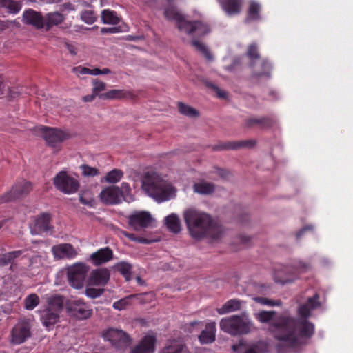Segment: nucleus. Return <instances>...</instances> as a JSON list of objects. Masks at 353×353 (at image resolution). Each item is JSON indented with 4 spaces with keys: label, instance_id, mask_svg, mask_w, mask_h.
Segmentation results:
<instances>
[{
    "label": "nucleus",
    "instance_id": "obj_1",
    "mask_svg": "<svg viewBox=\"0 0 353 353\" xmlns=\"http://www.w3.org/2000/svg\"><path fill=\"white\" fill-rule=\"evenodd\" d=\"M319 295L308 297L306 302L300 303L295 320L288 315L276 316L274 311H261L254 314L255 318L263 323H269V330L273 336L285 345L295 347L304 343V338H310L314 332V326L307 320L311 311L320 306Z\"/></svg>",
    "mask_w": 353,
    "mask_h": 353
},
{
    "label": "nucleus",
    "instance_id": "obj_2",
    "mask_svg": "<svg viewBox=\"0 0 353 353\" xmlns=\"http://www.w3.org/2000/svg\"><path fill=\"white\" fill-rule=\"evenodd\" d=\"M183 216L190 236L194 239L209 236L212 239L219 241L225 234L224 228L214 223L208 214L195 208L185 209Z\"/></svg>",
    "mask_w": 353,
    "mask_h": 353
},
{
    "label": "nucleus",
    "instance_id": "obj_3",
    "mask_svg": "<svg viewBox=\"0 0 353 353\" xmlns=\"http://www.w3.org/2000/svg\"><path fill=\"white\" fill-rule=\"evenodd\" d=\"M141 188L157 203L170 201L176 196V188L166 179V176L154 170L144 173Z\"/></svg>",
    "mask_w": 353,
    "mask_h": 353
},
{
    "label": "nucleus",
    "instance_id": "obj_4",
    "mask_svg": "<svg viewBox=\"0 0 353 353\" xmlns=\"http://www.w3.org/2000/svg\"><path fill=\"white\" fill-rule=\"evenodd\" d=\"M164 15L169 20L174 21L179 30L188 35H194L202 37L210 32L209 26L201 21L191 22L178 12L174 8H168L165 9Z\"/></svg>",
    "mask_w": 353,
    "mask_h": 353
},
{
    "label": "nucleus",
    "instance_id": "obj_5",
    "mask_svg": "<svg viewBox=\"0 0 353 353\" xmlns=\"http://www.w3.org/2000/svg\"><path fill=\"white\" fill-rule=\"evenodd\" d=\"M220 330L231 336L246 334L251 332L253 323L245 314L222 318L219 322Z\"/></svg>",
    "mask_w": 353,
    "mask_h": 353
},
{
    "label": "nucleus",
    "instance_id": "obj_6",
    "mask_svg": "<svg viewBox=\"0 0 353 353\" xmlns=\"http://www.w3.org/2000/svg\"><path fill=\"white\" fill-rule=\"evenodd\" d=\"M48 307L41 311V321L47 330L53 329L59 321V315L63 306V299L60 295H52L47 298Z\"/></svg>",
    "mask_w": 353,
    "mask_h": 353
},
{
    "label": "nucleus",
    "instance_id": "obj_7",
    "mask_svg": "<svg viewBox=\"0 0 353 353\" xmlns=\"http://www.w3.org/2000/svg\"><path fill=\"white\" fill-rule=\"evenodd\" d=\"M65 270L70 285L75 289H81L89 267L84 263L78 262L69 265Z\"/></svg>",
    "mask_w": 353,
    "mask_h": 353
},
{
    "label": "nucleus",
    "instance_id": "obj_8",
    "mask_svg": "<svg viewBox=\"0 0 353 353\" xmlns=\"http://www.w3.org/2000/svg\"><path fill=\"white\" fill-rule=\"evenodd\" d=\"M307 268V266L301 262L296 265L282 267L275 270L273 275L274 281L282 285L290 283L296 279L297 274L305 271Z\"/></svg>",
    "mask_w": 353,
    "mask_h": 353
},
{
    "label": "nucleus",
    "instance_id": "obj_9",
    "mask_svg": "<svg viewBox=\"0 0 353 353\" xmlns=\"http://www.w3.org/2000/svg\"><path fill=\"white\" fill-rule=\"evenodd\" d=\"M53 183L58 190L66 194H74L79 188L78 180L65 171L57 173L53 179Z\"/></svg>",
    "mask_w": 353,
    "mask_h": 353
},
{
    "label": "nucleus",
    "instance_id": "obj_10",
    "mask_svg": "<svg viewBox=\"0 0 353 353\" xmlns=\"http://www.w3.org/2000/svg\"><path fill=\"white\" fill-rule=\"evenodd\" d=\"M31 336V325L26 319H21L10 331V342L14 345L24 343Z\"/></svg>",
    "mask_w": 353,
    "mask_h": 353
},
{
    "label": "nucleus",
    "instance_id": "obj_11",
    "mask_svg": "<svg viewBox=\"0 0 353 353\" xmlns=\"http://www.w3.org/2000/svg\"><path fill=\"white\" fill-rule=\"evenodd\" d=\"M66 310L71 316L79 320L88 319L92 314L90 306L80 299L68 301Z\"/></svg>",
    "mask_w": 353,
    "mask_h": 353
},
{
    "label": "nucleus",
    "instance_id": "obj_12",
    "mask_svg": "<svg viewBox=\"0 0 353 353\" xmlns=\"http://www.w3.org/2000/svg\"><path fill=\"white\" fill-rule=\"evenodd\" d=\"M152 221L150 213L145 211H135L128 216V224L135 231L148 228Z\"/></svg>",
    "mask_w": 353,
    "mask_h": 353
},
{
    "label": "nucleus",
    "instance_id": "obj_13",
    "mask_svg": "<svg viewBox=\"0 0 353 353\" xmlns=\"http://www.w3.org/2000/svg\"><path fill=\"white\" fill-rule=\"evenodd\" d=\"M41 130L46 143L51 147H55L70 137L68 132L55 128L42 126Z\"/></svg>",
    "mask_w": 353,
    "mask_h": 353
},
{
    "label": "nucleus",
    "instance_id": "obj_14",
    "mask_svg": "<svg viewBox=\"0 0 353 353\" xmlns=\"http://www.w3.org/2000/svg\"><path fill=\"white\" fill-rule=\"evenodd\" d=\"M103 337L117 347L127 346L130 341L129 336L125 332L114 328L108 329L104 333Z\"/></svg>",
    "mask_w": 353,
    "mask_h": 353
},
{
    "label": "nucleus",
    "instance_id": "obj_15",
    "mask_svg": "<svg viewBox=\"0 0 353 353\" xmlns=\"http://www.w3.org/2000/svg\"><path fill=\"white\" fill-rule=\"evenodd\" d=\"M52 252L56 259H73L79 254V250L70 243H60L52 248Z\"/></svg>",
    "mask_w": 353,
    "mask_h": 353
},
{
    "label": "nucleus",
    "instance_id": "obj_16",
    "mask_svg": "<svg viewBox=\"0 0 353 353\" xmlns=\"http://www.w3.org/2000/svg\"><path fill=\"white\" fill-rule=\"evenodd\" d=\"M120 188L118 186H109L102 190L99 194L101 201L107 204L121 203Z\"/></svg>",
    "mask_w": 353,
    "mask_h": 353
},
{
    "label": "nucleus",
    "instance_id": "obj_17",
    "mask_svg": "<svg viewBox=\"0 0 353 353\" xmlns=\"http://www.w3.org/2000/svg\"><path fill=\"white\" fill-rule=\"evenodd\" d=\"M156 336L152 333L147 334L130 353H153L155 350Z\"/></svg>",
    "mask_w": 353,
    "mask_h": 353
},
{
    "label": "nucleus",
    "instance_id": "obj_18",
    "mask_svg": "<svg viewBox=\"0 0 353 353\" xmlns=\"http://www.w3.org/2000/svg\"><path fill=\"white\" fill-rule=\"evenodd\" d=\"M110 279V272L105 268L97 269L92 272L89 279V285L103 286Z\"/></svg>",
    "mask_w": 353,
    "mask_h": 353
},
{
    "label": "nucleus",
    "instance_id": "obj_19",
    "mask_svg": "<svg viewBox=\"0 0 353 353\" xmlns=\"http://www.w3.org/2000/svg\"><path fill=\"white\" fill-rule=\"evenodd\" d=\"M101 97L103 100H121L134 99L135 94L132 90L113 89L104 92Z\"/></svg>",
    "mask_w": 353,
    "mask_h": 353
},
{
    "label": "nucleus",
    "instance_id": "obj_20",
    "mask_svg": "<svg viewBox=\"0 0 353 353\" xmlns=\"http://www.w3.org/2000/svg\"><path fill=\"white\" fill-rule=\"evenodd\" d=\"M22 21L24 23L32 25L37 28H43L44 26L42 16L32 9H28L23 12Z\"/></svg>",
    "mask_w": 353,
    "mask_h": 353
},
{
    "label": "nucleus",
    "instance_id": "obj_21",
    "mask_svg": "<svg viewBox=\"0 0 353 353\" xmlns=\"http://www.w3.org/2000/svg\"><path fill=\"white\" fill-rule=\"evenodd\" d=\"M112 256V251L108 248H105L92 253L90 258L94 265H99L110 261Z\"/></svg>",
    "mask_w": 353,
    "mask_h": 353
},
{
    "label": "nucleus",
    "instance_id": "obj_22",
    "mask_svg": "<svg viewBox=\"0 0 353 353\" xmlns=\"http://www.w3.org/2000/svg\"><path fill=\"white\" fill-rule=\"evenodd\" d=\"M222 9L229 15L239 14L241 10L242 0H218Z\"/></svg>",
    "mask_w": 353,
    "mask_h": 353
},
{
    "label": "nucleus",
    "instance_id": "obj_23",
    "mask_svg": "<svg viewBox=\"0 0 353 353\" xmlns=\"http://www.w3.org/2000/svg\"><path fill=\"white\" fill-rule=\"evenodd\" d=\"M216 323L210 321L205 325V330H203L199 336V341L201 343H210L214 341L216 337Z\"/></svg>",
    "mask_w": 353,
    "mask_h": 353
},
{
    "label": "nucleus",
    "instance_id": "obj_24",
    "mask_svg": "<svg viewBox=\"0 0 353 353\" xmlns=\"http://www.w3.org/2000/svg\"><path fill=\"white\" fill-rule=\"evenodd\" d=\"M161 353H189V352L181 340L174 339L168 341Z\"/></svg>",
    "mask_w": 353,
    "mask_h": 353
},
{
    "label": "nucleus",
    "instance_id": "obj_25",
    "mask_svg": "<svg viewBox=\"0 0 353 353\" xmlns=\"http://www.w3.org/2000/svg\"><path fill=\"white\" fill-rule=\"evenodd\" d=\"M51 216L49 213H43L38 216L34 221V228L37 230L36 233L48 232L51 229L50 222Z\"/></svg>",
    "mask_w": 353,
    "mask_h": 353
},
{
    "label": "nucleus",
    "instance_id": "obj_26",
    "mask_svg": "<svg viewBox=\"0 0 353 353\" xmlns=\"http://www.w3.org/2000/svg\"><path fill=\"white\" fill-rule=\"evenodd\" d=\"M242 301L238 299H230L225 302L221 307L216 309V312L220 315H224L234 312H236L241 308Z\"/></svg>",
    "mask_w": 353,
    "mask_h": 353
},
{
    "label": "nucleus",
    "instance_id": "obj_27",
    "mask_svg": "<svg viewBox=\"0 0 353 353\" xmlns=\"http://www.w3.org/2000/svg\"><path fill=\"white\" fill-rule=\"evenodd\" d=\"M164 224L173 233H179L181 230V220L177 214L172 213L164 219Z\"/></svg>",
    "mask_w": 353,
    "mask_h": 353
},
{
    "label": "nucleus",
    "instance_id": "obj_28",
    "mask_svg": "<svg viewBox=\"0 0 353 353\" xmlns=\"http://www.w3.org/2000/svg\"><path fill=\"white\" fill-rule=\"evenodd\" d=\"M148 294H134L130 295L123 299H121L113 303V307L117 310H123L127 309L129 306H130L132 303L133 300H141L143 296H147Z\"/></svg>",
    "mask_w": 353,
    "mask_h": 353
},
{
    "label": "nucleus",
    "instance_id": "obj_29",
    "mask_svg": "<svg viewBox=\"0 0 353 353\" xmlns=\"http://www.w3.org/2000/svg\"><path fill=\"white\" fill-rule=\"evenodd\" d=\"M193 190L197 194L208 195L214 192L215 187L212 183L201 181L194 185Z\"/></svg>",
    "mask_w": 353,
    "mask_h": 353
},
{
    "label": "nucleus",
    "instance_id": "obj_30",
    "mask_svg": "<svg viewBox=\"0 0 353 353\" xmlns=\"http://www.w3.org/2000/svg\"><path fill=\"white\" fill-rule=\"evenodd\" d=\"M271 69L270 64L268 62H260L254 65L253 75L259 79L261 77H269Z\"/></svg>",
    "mask_w": 353,
    "mask_h": 353
},
{
    "label": "nucleus",
    "instance_id": "obj_31",
    "mask_svg": "<svg viewBox=\"0 0 353 353\" xmlns=\"http://www.w3.org/2000/svg\"><path fill=\"white\" fill-rule=\"evenodd\" d=\"M31 189L32 186L30 183L26 181H20L12 187V191L14 192L17 198L28 194Z\"/></svg>",
    "mask_w": 353,
    "mask_h": 353
},
{
    "label": "nucleus",
    "instance_id": "obj_32",
    "mask_svg": "<svg viewBox=\"0 0 353 353\" xmlns=\"http://www.w3.org/2000/svg\"><path fill=\"white\" fill-rule=\"evenodd\" d=\"M123 174L124 173L121 170L113 169L105 174L104 181L108 183H117L122 179Z\"/></svg>",
    "mask_w": 353,
    "mask_h": 353
},
{
    "label": "nucleus",
    "instance_id": "obj_33",
    "mask_svg": "<svg viewBox=\"0 0 353 353\" xmlns=\"http://www.w3.org/2000/svg\"><path fill=\"white\" fill-rule=\"evenodd\" d=\"M101 21L105 24L116 25L120 19L114 11L104 10L101 12Z\"/></svg>",
    "mask_w": 353,
    "mask_h": 353
},
{
    "label": "nucleus",
    "instance_id": "obj_34",
    "mask_svg": "<svg viewBox=\"0 0 353 353\" xmlns=\"http://www.w3.org/2000/svg\"><path fill=\"white\" fill-rule=\"evenodd\" d=\"M261 10V5L255 1H250L248 10V20H258L260 19L259 12Z\"/></svg>",
    "mask_w": 353,
    "mask_h": 353
},
{
    "label": "nucleus",
    "instance_id": "obj_35",
    "mask_svg": "<svg viewBox=\"0 0 353 353\" xmlns=\"http://www.w3.org/2000/svg\"><path fill=\"white\" fill-rule=\"evenodd\" d=\"M120 188L121 202L124 200L126 202L130 203L134 200V197L132 194V190L128 183H122Z\"/></svg>",
    "mask_w": 353,
    "mask_h": 353
},
{
    "label": "nucleus",
    "instance_id": "obj_36",
    "mask_svg": "<svg viewBox=\"0 0 353 353\" xmlns=\"http://www.w3.org/2000/svg\"><path fill=\"white\" fill-rule=\"evenodd\" d=\"M179 111L181 114L188 117H197L199 116V112L192 106L185 104L183 103H179Z\"/></svg>",
    "mask_w": 353,
    "mask_h": 353
},
{
    "label": "nucleus",
    "instance_id": "obj_37",
    "mask_svg": "<svg viewBox=\"0 0 353 353\" xmlns=\"http://www.w3.org/2000/svg\"><path fill=\"white\" fill-rule=\"evenodd\" d=\"M0 6L6 8L12 14L18 13L21 8L20 3L12 0H0Z\"/></svg>",
    "mask_w": 353,
    "mask_h": 353
},
{
    "label": "nucleus",
    "instance_id": "obj_38",
    "mask_svg": "<svg viewBox=\"0 0 353 353\" xmlns=\"http://www.w3.org/2000/svg\"><path fill=\"white\" fill-rule=\"evenodd\" d=\"M64 20V17L59 12H52L46 15V25L47 27L56 26Z\"/></svg>",
    "mask_w": 353,
    "mask_h": 353
},
{
    "label": "nucleus",
    "instance_id": "obj_39",
    "mask_svg": "<svg viewBox=\"0 0 353 353\" xmlns=\"http://www.w3.org/2000/svg\"><path fill=\"white\" fill-rule=\"evenodd\" d=\"M232 350L235 353H256L254 347L243 341H240L238 344L234 345Z\"/></svg>",
    "mask_w": 353,
    "mask_h": 353
},
{
    "label": "nucleus",
    "instance_id": "obj_40",
    "mask_svg": "<svg viewBox=\"0 0 353 353\" xmlns=\"http://www.w3.org/2000/svg\"><path fill=\"white\" fill-rule=\"evenodd\" d=\"M23 302L26 310H32L39 305V298L36 294H30L25 298Z\"/></svg>",
    "mask_w": 353,
    "mask_h": 353
},
{
    "label": "nucleus",
    "instance_id": "obj_41",
    "mask_svg": "<svg viewBox=\"0 0 353 353\" xmlns=\"http://www.w3.org/2000/svg\"><path fill=\"white\" fill-rule=\"evenodd\" d=\"M92 91L97 95L99 98L101 99V95L103 93L102 92L105 91L106 89V83L101 80L97 79H94L92 81Z\"/></svg>",
    "mask_w": 353,
    "mask_h": 353
},
{
    "label": "nucleus",
    "instance_id": "obj_42",
    "mask_svg": "<svg viewBox=\"0 0 353 353\" xmlns=\"http://www.w3.org/2000/svg\"><path fill=\"white\" fill-rule=\"evenodd\" d=\"M115 268L118 272L122 274L126 280H130L131 277V265L125 262L118 263Z\"/></svg>",
    "mask_w": 353,
    "mask_h": 353
},
{
    "label": "nucleus",
    "instance_id": "obj_43",
    "mask_svg": "<svg viewBox=\"0 0 353 353\" xmlns=\"http://www.w3.org/2000/svg\"><path fill=\"white\" fill-rule=\"evenodd\" d=\"M192 45L199 51L207 59L212 60V56L209 51L208 48L201 42L199 41H192Z\"/></svg>",
    "mask_w": 353,
    "mask_h": 353
},
{
    "label": "nucleus",
    "instance_id": "obj_44",
    "mask_svg": "<svg viewBox=\"0 0 353 353\" xmlns=\"http://www.w3.org/2000/svg\"><path fill=\"white\" fill-rule=\"evenodd\" d=\"M94 285H89V282L88 281V285L85 288V294L88 297L95 299L99 297L103 292V289L101 288H94Z\"/></svg>",
    "mask_w": 353,
    "mask_h": 353
},
{
    "label": "nucleus",
    "instance_id": "obj_45",
    "mask_svg": "<svg viewBox=\"0 0 353 353\" xmlns=\"http://www.w3.org/2000/svg\"><path fill=\"white\" fill-rule=\"evenodd\" d=\"M21 254V251H13L6 253L0 257V265H6L10 263L13 259Z\"/></svg>",
    "mask_w": 353,
    "mask_h": 353
},
{
    "label": "nucleus",
    "instance_id": "obj_46",
    "mask_svg": "<svg viewBox=\"0 0 353 353\" xmlns=\"http://www.w3.org/2000/svg\"><path fill=\"white\" fill-rule=\"evenodd\" d=\"M252 299L261 305H269V306H279L281 305L280 301L270 300L265 297L254 296Z\"/></svg>",
    "mask_w": 353,
    "mask_h": 353
},
{
    "label": "nucleus",
    "instance_id": "obj_47",
    "mask_svg": "<svg viewBox=\"0 0 353 353\" xmlns=\"http://www.w3.org/2000/svg\"><path fill=\"white\" fill-rule=\"evenodd\" d=\"M81 19L88 24H92L97 20V17L92 10H86L81 13Z\"/></svg>",
    "mask_w": 353,
    "mask_h": 353
},
{
    "label": "nucleus",
    "instance_id": "obj_48",
    "mask_svg": "<svg viewBox=\"0 0 353 353\" xmlns=\"http://www.w3.org/2000/svg\"><path fill=\"white\" fill-rule=\"evenodd\" d=\"M121 233L123 235H124L125 236H126L127 238H128L130 240L133 241L139 242L141 243H145V244H148L152 242V241L148 240L145 238L137 236L134 234H130L125 231H121Z\"/></svg>",
    "mask_w": 353,
    "mask_h": 353
},
{
    "label": "nucleus",
    "instance_id": "obj_49",
    "mask_svg": "<svg viewBox=\"0 0 353 353\" xmlns=\"http://www.w3.org/2000/svg\"><path fill=\"white\" fill-rule=\"evenodd\" d=\"M81 169L84 176H94L99 174V170L97 168L87 165H82Z\"/></svg>",
    "mask_w": 353,
    "mask_h": 353
},
{
    "label": "nucleus",
    "instance_id": "obj_50",
    "mask_svg": "<svg viewBox=\"0 0 353 353\" xmlns=\"http://www.w3.org/2000/svg\"><path fill=\"white\" fill-rule=\"evenodd\" d=\"M17 199L12 189L0 196V203H6Z\"/></svg>",
    "mask_w": 353,
    "mask_h": 353
},
{
    "label": "nucleus",
    "instance_id": "obj_51",
    "mask_svg": "<svg viewBox=\"0 0 353 353\" xmlns=\"http://www.w3.org/2000/svg\"><path fill=\"white\" fill-rule=\"evenodd\" d=\"M72 71L74 74H76L78 76H80L81 74H90L92 75V69H89L83 66H77L74 67L72 69Z\"/></svg>",
    "mask_w": 353,
    "mask_h": 353
},
{
    "label": "nucleus",
    "instance_id": "obj_52",
    "mask_svg": "<svg viewBox=\"0 0 353 353\" xmlns=\"http://www.w3.org/2000/svg\"><path fill=\"white\" fill-rule=\"evenodd\" d=\"M255 145V141L253 140L242 141L239 143H234L230 145V148L234 149L240 147H252Z\"/></svg>",
    "mask_w": 353,
    "mask_h": 353
},
{
    "label": "nucleus",
    "instance_id": "obj_53",
    "mask_svg": "<svg viewBox=\"0 0 353 353\" xmlns=\"http://www.w3.org/2000/svg\"><path fill=\"white\" fill-rule=\"evenodd\" d=\"M248 56L250 58V59H257L259 58V54L257 52L256 47L254 45H250L248 51Z\"/></svg>",
    "mask_w": 353,
    "mask_h": 353
},
{
    "label": "nucleus",
    "instance_id": "obj_54",
    "mask_svg": "<svg viewBox=\"0 0 353 353\" xmlns=\"http://www.w3.org/2000/svg\"><path fill=\"white\" fill-rule=\"evenodd\" d=\"M79 200L81 203L88 206H92L94 203V199L92 197H85L83 194L80 195Z\"/></svg>",
    "mask_w": 353,
    "mask_h": 353
},
{
    "label": "nucleus",
    "instance_id": "obj_55",
    "mask_svg": "<svg viewBox=\"0 0 353 353\" xmlns=\"http://www.w3.org/2000/svg\"><path fill=\"white\" fill-rule=\"evenodd\" d=\"M111 72L110 70L108 68H103V70H100L99 68L92 69V75L97 76L99 74H108Z\"/></svg>",
    "mask_w": 353,
    "mask_h": 353
},
{
    "label": "nucleus",
    "instance_id": "obj_56",
    "mask_svg": "<svg viewBox=\"0 0 353 353\" xmlns=\"http://www.w3.org/2000/svg\"><path fill=\"white\" fill-rule=\"evenodd\" d=\"M101 32L103 34H107V33H116L118 32V28L113 27V28H102L101 29Z\"/></svg>",
    "mask_w": 353,
    "mask_h": 353
},
{
    "label": "nucleus",
    "instance_id": "obj_57",
    "mask_svg": "<svg viewBox=\"0 0 353 353\" xmlns=\"http://www.w3.org/2000/svg\"><path fill=\"white\" fill-rule=\"evenodd\" d=\"M97 97V95H95V94H94V93H93V92H92V93H91V94L84 96V97H83L82 100H83L84 102H91V101H94Z\"/></svg>",
    "mask_w": 353,
    "mask_h": 353
},
{
    "label": "nucleus",
    "instance_id": "obj_58",
    "mask_svg": "<svg viewBox=\"0 0 353 353\" xmlns=\"http://www.w3.org/2000/svg\"><path fill=\"white\" fill-rule=\"evenodd\" d=\"M239 240L242 244L247 245L250 241L251 238L245 235H241L239 237Z\"/></svg>",
    "mask_w": 353,
    "mask_h": 353
},
{
    "label": "nucleus",
    "instance_id": "obj_59",
    "mask_svg": "<svg viewBox=\"0 0 353 353\" xmlns=\"http://www.w3.org/2000/svg\"><path fill=\"white\" fill-rule=\"evenodd\" d=\"M214 88L218 97H219L220 98H225L226 97V93L225 92L222 91L217 87H214Z\"/></svg>",
    "mask_w": 353,
    "mask_h": 353
},
{
    "label": "nucleus",
    "instance_id": "obj_60",
    "mask_svg": "<svg viewBox=\"0 0 353 353\" xmlns=\"http://www.w3.org/2000/svg\"><path fill=\"white\" fill-rule=\"evenodd\" d=\"M68 50L73 54H75L77 53L75 48L74 46H68Z\"/></svg>",
    "mask_w": 353,
    "mask_h": 353
},
{
    "label": "nucleus",
    "instance_id": "obj_61",
    "mask_svg": "<svg viewBox=\"0 0 353 353\" xmlns=\"http://www.w3.org/2000/svg\"><path fill=\"white\" fill-rule=\"evenodd\" d=\"M3 89V79H2V78L0 77V94L2 93Z\"/></svg>",
    "mask_w": 353,
    "mask_h": 353
},
{
    "label": "nucleus",
    "instance_id": "obj_62",
    "mask_svg": "<svg viewBox=\"0 0 353 353\" xmlns=\"http://www.w3.org/2000/svg\"><path fill=\"white\" fill-rule=\"evenodd\" d=\"M258 121L257 120H255V119H250V120H248V125H252L253 123H257Z\"/></svg>",
    "mask_w": 353,
    "mask_h": 353
},
{
    "label": "nucleus",
    "instance_id": "obj_63",
    "mask_svg": "<svg viewBox=\"0 0 353 353\" xmlns=\"http://www.w3.org/2000/svg\"><path fill=\"white\" fill-rule=\"evenodd\" d=\"M309 229H311V227H305V228H303L298 234V236H299L301 234H303L305 230H309Z\"/></svg>",
    "mask_w": 353,
    "mask_h": 353
},
{
    "label": "nucleus",
    "instance_id": "obj_64",
    "mask_svg": "<svg viewBox=\"0 0 353 353\" xmlns=\"http://www.w3.org/2000/svg\"><path fill=\"white\" fill-rule=\"evenodd\" d=\"M77 2H83L85 4H90L92 2V0H76Z\"/></svg>",
    "mask_w": 353,
    "mask_h": 353
}]
</instances>
